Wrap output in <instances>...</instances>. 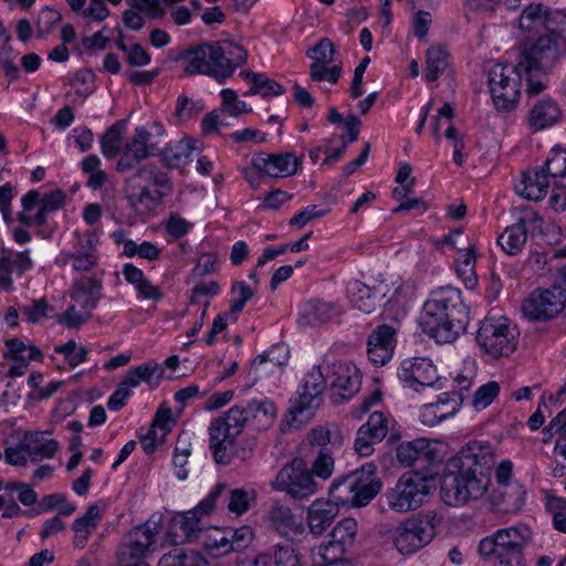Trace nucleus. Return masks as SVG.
Returning <instances> with one entry per match:
<instances>
[{"label": "nucleus", "instance_id": "obj_63", "mask_svg": "<svg viewBox=\"0 0 566 566\" xmlns=\"http://www.w3.org/2000/svg\"><path fill=\"white\" fill-rule=\"evenodd\" d=\"M13 60L14 56L11 44H2L0 48V69L10 81H15L19 77V69L13 63Z\"/></svg>", "mask_w": 566, "mask_h": 566}, {"label": "nucleus", "instance_id": "obj_18", "mask_svg": "<svg viewBox=\"0 0 566 566\" xmlns=\"http://www.w3.org/2000/svg\"><path fill=\"white\" fill-rule=\"evenodd\" d=\"M157 535V525L149 521L132 528L125 534L118 546L117 555L120 563L129 564L145 557L151 552V546L155 544Z\"/></svg>", "mask_w": 566, "mask_h": 566}, {"label": "nucleus", "instance_id": "obj_53", "mask_svg": "<svg viewBox=\"0 0 566 566\" xmlns=\"http://www.w3.org/2000/svg\"><path fill=\"white\" fill-rule=\"evenodd\" d=\"M389 429V419L381 411H375L369 417L365 424L359 430H365L374 440L382 441L387 436Z\"/></svg>", "mask_w": 566, "mask_h": 566}, {"label": "nucleus", "instance_id": "obj_52", "mask_svg": "<svg viewBox=\"0 0 566 566\" xmlns=\"http://www.w3.org/2000/svg\"><path fill=\"white\" fill-rule=\"evenodd\" d=\"M122 124L115 123L102 136L101 147L103 154L107 158H113L118 155L122 147L123 129Z\"/></svg>", "mask_w": 566, "mask_h": 566}, {"label": "nucleus", "instance_id": "obj_14", "mask_svg": "<svg viewBox=\"0 0 566 566\" xmlns=\"http://www.w3.org/2000/svg\"><path fill=\"white\" fill-rule=\"evenodd\" d=\"M326 388V377L321 366H314L303 378L297 397L292 401L290 413L293 419L304 422L311 419L321 406L322 395Z\"/></svg>", "mask_w": 566, "mask_h": 566}, {"label": "nucleus", "instance_id": "obj_26", "mask_svg": "<svg viewBox=\"0 0 566 566\" xmlns=\"http://www.w3.org/2000/svg\"><path fill=\"white\" fill-rule=\"evenodd\" d=\"M270 526L281 536L295 538L304 531L303 521L292 509L280 502L274 503L268 512Z\"/></svg>", "mask_w": 566, "mask_h": 566}, {"label": "nucleus", "instance_id": "obj_9", "mask_svg": "<svg viewBox=\"0 0 566 566\" xmlns=\"http://www.w3.org/2000/svg\"><path fill=\"white\" fill-rule=\"evenodd\" d=\"M522 72L524 67L497 63L489 72V87L497 111H513L521 93Z\"/></svg>", "mask_w": 566, "mask_h": 566}, {"label": "nucleus", "instance_id": "obj_56", "mask_svg": "<svg viewBox=\"0 0 566 566\" xmlns=\"http://www.w3.org/2000/svg\"><path fill=\"white\" fill-rule=\"evenodd\" d=\"M274 566H302L300 553L291 545H275L271 555Z\"/></svg>", "mask_w": 566, "mask_h": 566}, {"label": "nucleus", "instance_id": "obj_61", "mask_svg": "<svg viewBox=\"0 0 566 566\" xmlns=\"http://www.w3.org/2000/svg\"><path fill=\"white\" fill-rule=\"evenodd\" d=\"M227 532L229 544L232 546V552L247 548L253 539V531L248 525H243L234 530L229 528Z\"/></svg>", "mask_w": 566, "mask_h": 566}, {"label": "nucleus", "instance_id": "obj_28", "mask_svg": "<svg viewBox=\"0 0 566 566\" xmlns=\"http://www.w3.org/2000/svg\"><path fill=\"white\" fill-rule=\"evenodd\" d=\"M338 514V505L331 499L315 500L307 509L306 522L310 532L315 536H321L332 525Z\"/></svg>", "mask_w": 566, "mask_h": 566}, {"label": "nucleus", "instance_id": "obj_7", "mask_svg": "<svg viewBox=\"0 0 566 566\" xmlns=\"http://www.w3.org/2000/svg\"><path fill=\"white\" fill-rule=\"evenodd\" d=\"M245 426H250L245 407L234 406L221 418L216 419L209 427L210 449L219 464H229L232 446Z\"/></svg>", "mask_w": 566, "mask_h": 566}, {"label": "nucleus", "instance_id": "obj_54", "mask_svg": "<svg viewBox=\"0 0 566 566\" xmlns=\"http://www.w3.org/2000/svg\"><path fill=\"white\" fill-rule=\"evenodd\" d=\"M543 168L551 178H559L562 180L566 175V149L553 148Z\"/></svg>", "mask_w": 566, "mask_h": 566}, {"label": "nucleus", "instance_id": "obj_48", "mask_svg": "<svg viewBox=\"0 0 566 566\" xmlns=\"http://www.w3.org/2000/svg\"><path fill=\"white\" fill-rule=\"evenodd\" d=\"M313 457L311 473L323 480L328 479L334 471V458L328 448H318V451L310 452Z\"/></svg>", "mask_w": 566, "mask_h": 566}, {"label": "nucleus", "instance_id": "obj_33", "mask_svg": "<svg viewBox=\"0 0 566 566\" xmlns=\"http://www.w3.org/2000/svg\"><path fill=\"white\" fill-rule=\"evenodd\" d=\"M102 297L101 281L82 276L73 284L72 300L81 310L92 311Z\"/></svg>", "mask_w": 566, "mask_h": 566}, {"label": "nucleus", "instance_id": "obj_4", "mask_svg": "<svg viewBox=\"0 0 566 566\" xmlns=\"http://www.w3.org/2000/svg\"><path fill=\"white\" fill-rule=\"evenodd\" d=\"M491 484V478L484 471L467 467L451 468L447 464L440 494L443 502L450 506L465 504L471 500L481 499Z\"/></svg>", "mask_w": 566, "mask_h": 566}, {"label": "nucleus", "instance_id": "obj_31", "mask_svg": "<svg viewBox=\"0 0 566 566\" xmlns=\"http://www.w3.org/2000/svg\"><path fill=\"white\" fill-rule=\"evenodd\" d=\"M354 481H356V494L358 506L367 505L381 490L382 483L375 473L373 465L361 467L353 471Z\"/></svg>", "mask_w": 566, "mask_h": 566}, {"label": "nucleus", "instance_id": "obj_37", "mask_svg": "<svg viewBox=\"0 0 566 566\" xmlns=\"http://www.w3.org/2000/svg\"><path fill=\"white\" fill-rule=\"evenodd\" d=\"M198 537L197 544L211 557L219 558L232 552L228 532L224 528L207 527Z\"/></svg>", "mask_w": 566, "mask_h": 566}, {"label": "nucleus", "instance_id": "obj_40", "mask_svg": "<svg viewBox=\"0 0 566 566\" xmlns=\"http://www.w3.org/2000/svg\"><path fill=\"white\" fill-rule=\"evenodd\" d=\"M562 116V112L552 98H544L538 101L530 112L528 120L533 128L536 130L547 128Z\"/></svg>", "mask_w": 566, "mask_h": 566}, {"label": "nucleus", "instance_id": "obj_60", "mask_svg": "<svg viewBox=\"0 0 566 566\" xmlns=\"http://www.w3.org/2000/svg\"><path fill=\"white\" fill-rule=\"evenodd\" d=\"M348 549L340 546L338 543H334L332 538L319 547L321 564L329 563H348L345 558V554Z\"/></svg>", "mask_w": 566, "mask_h": 566}, {"label": "nucleus", "instance_id": "obj_32", "mask_svg": "<svg viewBox=\"0 0 566 566\" xmlns=\"http://www.w3.org/2000/svg\"><path fill=\"white\" fill-rule=\"evenodd\" d=\"M103 515V509L98 504H91L85 514L75 518L72 530L74 532L73 545L77 549H83L90 536L94 533Z\"/></svg>", "mask_w": 566, "mask_h": 566}, {"label": "nucleus", "instance_id": "obj_43", "mask_svg": "<svg viewBox=\"0 0 566 566\" xmlns=\"http://www.w3.org/2000/svg\"><path fill=\"white\" fill-rule=\"evenodd\" d=\"M250 426L256 431L270 428L275 418V407L270 400H252L245 407Z\"/></svg>", "mask_w": 566, "mask_h": 566}, {"label": "nucleus", "instance_id": "obj_59", "mask_svg": "<svg viewBox=\"0 0 566 566\" xmlns=\"http://www.w3.org/2000/svg\"><path fill=\"white\" fill-rule=\"evenodd\" d=\"M338 314L339 311L336 305L325 302L313 303L307 312V315L311 317L312 322L317 324H324Z\"/></svg>", "mask_w": 566, "mask_h": 566}, {"label": "nucleus", "instance_id": "obj_24", "mask_svg": "<svg viewBox=\"0 0 566 566\" xmlns=\"http://www.w3.org/2000/svg\"><path fill=\"white\" fill-rule=\"evenodd\" d=\"M202 514L198 507H193L184 513L177 514L170 523V534L175 542L197 543L198 535L205 532L207 527L202 524Z\"/></svg>", "mask_w": 566, "mask_h": 566}, {"label": "nucleus", "instance_id": "obj_57", "mask_svg": "<svg viewBox=\"0 0 566 566\" xmlns=\"http://www.w3.org/2000/svg\"><path fill=\"white\" fill-rule=\"evenodd\" d=\"M231 294L233 300L229 313L238 314L243 310L245 303L253 297L254 291L245 282L239 281L232 284Z\"/></svg>", "mask_w": 566, "mask_h": 566}, {"label": "nucleus", "instance_id": "obj_35", "mask_svg": "<svg viewBox=\"0 0 566 566\" xmlns=\"http://www.w3.org/2000/svg\"><path fill=\"white\" fill-rule=\"evenodd\" d=\"M475 263V244L470 242L464 247H459V250L454 256L455 272L468 289H474L478 284Z\"/></svg>", "mask_w": 566, "mask_h": 566}, {"label": "nucleus", "instance_id": "obj_13", "mask_svg": "<svg viewBox=\"0 0 566 566\" xmlns=\"http://www.w3.org/2000/svg\"><path fill=\"white\" fill-rule=\"evenodd\" d=\"M565 307L566 290L553 283L533 290L522 303V313L528 321L545 323L557 317Z\"/></svg>", "mask_w": 566, "mask_h": 566}, {"label": "nucleus", "instance_id": "obj_22", "mask_svg": "<svg viewBox=\"0 0 566 566\" xmlns=\"http://www.w3.org/2000/svg\"><path fill=\"white\" fill-rule=\"evenodd\" d=\"M253 167L272 178H284L296 174L298 159L291 153L259 154L252 158Z\"/></svg>", "mask_w": 566, "mask_h": 566}, {"label": "nucleus", "instance_id": "obj_1", "mask_svg": "<svg viewBox=\"0 0 566 566\" xmlns=\"http://www.w3.org/2000/svg\"><path fill=\"white\" fill-rule=\"evenodd\" d=\"M469 323V315L461 301V293L453 287H442L431 293L424 303L419 326L423 334L438 344L454 342Z\"/></svg>", "mask_w": 566, "mask_h": 566}, {"label": "nucleus", "instance_id": "obj_27", "mask_svg": "<svg viewBox=\"0 0 566 566\" xmlns=\"http://www.w3.org/2000/svg\"><path fill=\"white\" fill-rule=\"evenodd\" d=\"M462 397L458 392H443L436 402L427 403L420 412L421 422L433 427L449 417H452L460 408Z\"/></svg>", "mask_w": 566, "mask_h": 566}, {"label": "nucleus", "instance_id": "obj_38", "mask_svg": "<svg viewBox=\"0 0 566 566\" xmlns=\"http://www.w3.org/2000/svg\"><path fill=\"white\" fill-rule=\"evenodd\" d=\"M197 149L196 140L190 138L180 139L161 148V161L168 168H179L190 161L192 153Z\"/></svg>", "mask_w": 566, "mask_h": 566}, {"label": "nucleus", "instance_id": "obj_29", "mask_svg": "<svg viewBox=\"0 0 566 566\" xmlns=\"http://www.w3.org/2000/svg\"><path fill=\"white\" fill-rule=\"evenodd\" d=\"M347 296L355 308L370 314L376 310L378 298L385 296V292L378 286L370 287L358 280H353L347 284Z\"/></svg>", "mask_w": 566, "mask_h": 566}, {"label": "nucleus", "instance_id": "obj_20", "mask_svg": "<svg viewBox=\"0 0 566 566\" xmlns=\"http://www.w3.org/2000/svg\"><path fill=\"white\" fill-rule=\"evenodd\" d=\"M451 468L490 469L494 463V449L488 441L472 440L449 460Z\"/></svg>", "mask_w": 566, "mask_h": 566}, {"label": "nucleus", "instance_id": "obj_64", "mask_svg": "<svg viewBox=\"0 0 566 566\" xmlns=\"http://www.w3.org/2000/svg\"><path fill=\"white\" fill-rule=\"evenodd\" d=\"M220 95L222 97V105L226 107L230 115L237 116L242 113L251 112V108L248 107L243 101L238 98V95L234 91L224 88L221 91Z\"/></svg>", "mask_w": 566, "mask_h": 566}, {"label": "nucleus", "instance_id": "obj_34", "mask_svg": "<svg viewBox=\"0 0 566 566\" xmlns=\"http://www.w3.org/2000/svg\"><path fill=\"white\" fill-rule=\"evenodd\" d=\"M494 535L500 548V555H507L511 553L523 555V547L531 539V530L525 525L513 526L499 530Z\"/></svg>", "mask_w": 566, "mask_h": 566}, {"label": "nucleus", "instance_id": "obj_50", "mask_svg": "<svg viewBox=\"0 0 566 566\" xmlns=\"http://www.w3.org/2000/svg\"><path fill=\"white\" fill-rule=\"evenodd\" d=\"M157 566H210V564L201 554L189 551L180 554H166Z\"/></svg>", "mask_w": 566, "mask_h": 566}, {"label": "nucleus", "instance_id": "obj_62", "mask_svg": "<svg viewBox=\"0 0 566 566\" xmlns=\"http://www.w3.org/2000/svg\"><path fill=\"white\" fill-rule=\"evenodd\" d=\"M202 111V106L186 95L177 98L175 115L178 119L186 122L196 117Z\"/></svg>", "mask_w": 566, "mask_h": 566}, {"label": "nucleus", "instance_id": "obj_49", "mask_svg": "<svg viewBox=\"0 0 566 566\" xmlns=\"http://www.w3.org/2000/svg\"><path fill=\"white\" fill-rule=\"evenodd\" d=\"M284 92L285 91L281 84L274 80L269 78L263 73H258V75H252L251 88L244 95L248 96L259 94L265 98L282 95Z\"/></svg>", "mask_w": 566, "mask_h": 566}, {"label": "nucleus", "instance_id": "obj_55", "mask_svg": "<svg viewBox=\"0 0 566 566\" xmlns=\"http://www.w3.org/2000/svg\"><path fill=\"white\" fill-rule=\"evenodd\" d=\"M122 254L126 258L138 255L144 260L155 261L160 255V249L149 241H143L142 243L128 242Z\"/></svg>", "mask_w": 566, "mask_h": 566}, {"label": "nucleus", "instance_id": "obj_58", "mask_svg": "<svg viewBox=\"0 0 566 566\" xmlns=\"http://www.w3.org/2000/svg\"><path fill=\"white\" fill-rule=\"evenodd\" d=\"M500 392V386L496 381H489L481 386L473 396V407L476 410H483L492 403Z\"/></svg>", "mask_w": 566, "mask_h": 566}, {"label": "nucleus", "instance_id": "obj_25", "mask_svg": "<svg viewBox=\"0 0 566 566\" xmlns=\"http://www.w3.org/2000/svg\"><path fill=\"white\" fill-rule=\"evenodd\" d=\"M526 491L518 481L496 485L489 499L494 510L502 513H514L521 510L525 501Z\"/></svg>", "mask_w": 566, "mask_h": 566}, {"label": "nucleus", "instance_id": "obj_5", "mask_svg": "<svg viewBox=\"0 0 566 566\" xmlns=\"http://www.w3.org/2000/svg\"><path fill=\"white\" fill-rule=\"evenodd\" d=\"M564 55H566V39L560 34V30H557L525 43L517 61L520 67H524L526 73L536 71L547 74Z\"/></svg>", "mask_w": 566, "mask_h": 566}, {"label": "nucleus", "instance_id": "obj_2", "mask_svg": "<svg viewBox=\"0 0 566 566\" xmlns=\"http://www.w3.org/2000/svg\"><path fill=\"white\" fill-rule=\"evenodd\" d=\"M247 50L232 41H211L182 50L177 61H185L184 73L189 76L207 75L217 81L230 77L244 64Z\"/></svg>", "mask_w": 566, "mask_h": 566}, {"label": "nucleus", "instance_id": "obj_6", "mask_svg": "<svg viewBox=\"0 0 566 566\" xmlns=\"http://www.w3.org/2000/svg\"><path fill=\"white\" fill-rule=\"evenodd\" d=\"M518 332L505 316H486L476 331V343L492 358L507 357L517 347Z\"/></svg>", "mask_w": 566, "mask_h": 566}, {"label": "nucleus", "instance_id": "obj_45", "mask_svg": "<svg viewBox=\"0 0 566 566\" xmlns=\"http://www.w3.org/2000/svg\"><path fill=\"white\" fill-rule=\"evenodd\" d=\"M448 51L442 45H434L428 49L426 60V80L434 82L448 67Z\"/></svg>", "mask_w": 566, "mask_h": 566}, {"label": "nucleus", "instance_id": "obj_3", "mask_svg": "<svg viewBox=\"0 0 566 566\" xmlns=\"http://www.w3.org/2000/svg\"><path fill=\"white\" fill-rule=\"evenodd\" d=\"M170 179L156 164H146L125 181L128 205L139 216L153 213L161 203Z\"/></svg>", "mask_w": 566, "mask_h": 566}, {"label": "nucleus", "instance_id": "obj_11", "mask_svg": "<svg viewBox=\"0 0 566 566\" xmlns=\"http://www.w3.org/2000/svg\"><path fill=\"white\" fill-rule=\"evenodd\" d=\"M270 484L273 490L284 492L294 500L307 499L318 490V484L302 458H295L281 468Z\"/></svg>", "mask_w": 566, "mask_h": 566}, {"label": "nucleus", "instance_id": "obj_47", "mask_svg": "<svg viewBox=\"0 0 566 566\" xmlns=\"http://www.w3.org/2000/svg\"><path fill=\"white\" fill-rule=\"evenodd\" d=\"M357 535V522L352 517L340 520L333 528L329 537L334 543L340 544V546L349 549L355 543Z\"/></svg>", "mask_w": 566, "mask_h": 566}, {"label": "nucleus", "instance_id": "obj_23", "mask_svg": "<svg viewBox=\"0 0 566 566\" xmlns=\"http://www.w3.org/2000/svg\"><path fill=\"white\" fill-rule=\"evenodd\" d=\"M395 334V329L388 325H380L370 333L367 354L374 365L384 366L392 358L396 346Z\"/></svg>", "mask_w": 566, "mask_h": 566}, {"label": "nucleus", "instance_id": "obj_51", "mask_svg": "<svg viewBox=\"0 0 566 566\" xmlns=\"http://www.w3.org/2000/svg\"><path fill=\"white\" fill-rule=\"evenodd\" d=\"M33 266V262L29 256V251L8 253L2 251L0 258V271L12 272L15 270L19 275H22L25 271Z\"/></svg>", "mask_w": 566, "mask_h": 566}, {"label": "nucleus", "instance_id": "obj_42", "mask_svg": "<svg viewBox=\"0 0 566 566\" xmlns=\"http://www.w3.org/2000/svg\"><path fill=\"white\" fill-rule=\"evenodd\" d=\"M353 472L335 479L329 488V497L338 506L359 507Z\"/></svg>", "mask_w": 566, "mask_h": 566}, {"label": "nucleus", "instance_id": "obj_36", "mask_svg": "<svg viewBox=\"0 0 566 566\" xmlns=\"http://www.w3.org/2000/svg\"><path fill=\"white\" fill-rule=\"evenodd\" d=\"M549 179L551 176L543 167L541 169L524 172L522 180L516 186V191L530 200H539L547 193Z\"/></svg>", "mask_w": 566, "mask_h": 566}, {"label": "nucleus", "instance_id": "obj_46", "mask_svg": "<svg viewBox=\"0 0 566 566\" xmlns=\"http://www.w3.org/2000/svg\"><path fill=\"white\" fill-rule=\"evenodd\" d=\"M256 500V492L253 489L237 488L228 492V510L240 516L245 513Z\"/></svg>", "mask_w": 566, "mask_h": 566}, {"label": "nucleus", "instance_id": "obj_39", "mask_svg": "<svg viewBox=\"0 0 566 566\" xmlns=\"http://www.w3.org/2000/svg\"><path fill=\"white\" fill-rule=\"evenodd\" d=\"M23 440L24 448H27L32 462L53 458L59 450V442L54 439H49L44 432H28Z\"/></svg>", "mask_w": 566, "mask_h": 566}, {"label": "nucleus", "instance_id": "obj_19", "mask_svg": "<svg viewBox=\"0 0 566 566\" xmlns=\"http://www.w3.org/2000/svg\"><path fill=\"white\" fill-rule=\"evenodd\" d=\"M565 15L552 10L543 3L532 2L525 7L520 15L518 27L527 32H553L559 30Z\"/></svg>", "mask_w": 566, "mask_h": 566}, {"label": "nucleus", "instance_id": "obj_15", "mask_svg": "<svg viewBox=\"0 0 566 566\" xmlns=\"http://www.w3.org/2000/svg\"><path fill=\"white\" fill-rule=\"evenodd\" d=\"M327 368L333 403H343L358 394L361 387V374L356 365L347 360H338L327 363Z\"/></svg>", "mask_w": 566, "mask_h": 566}, {"label": "nucleus", "instance_id": "obj_21", "mask_svg": "<svg viewBox=\"0 0 566 566\" xmlns=\"http://www.w3.org/2000/svg\"><path fill=\"white\" fill-rule=\"evenodd\" d=\"M398 377L415 391L431 387L438 379L437 368L428 358L405 359L399 368Z\"/></svg>", "mask_w": 566, "mask_h": 566}, {"label": "nucleus", "instance_id": "obj_17", "mask_svg": "<svg viewBox=\"0 0 566 566\" xmlns=\"http://www.w3.org/2000/svg\"><path fill=\"white\" fill-rule=\"evenodd\" d=\"M312 60L310 77L315 82L326 81L335 84L342 74V64L335 63L336 49L333 42L324 38L306 51Z\"/></svg>", "mask_w": 566, "mask_h": 566}, {"label": "nucleus", "instance_id": "obj_16", "mask_svg": "<svg viewBox=\"0 0 566 566\" xmlns=\"http://www.w3.org/2000/svg\"><path fill=\"white\" fill-rule=\"evenodd\" d=\"M542 217L532 209H524L516 222L506 227L499 235L497 243L506 254L517 255L527 241V231L542 232Z\"/></svg>", "mask_w": 566, "mask_h": 566}, {"label": "nucleus", "instance_id": "obj_12", "mask_svg": "<svg viewBox=\"0 0 566 566\" xmlns=\"http://www.w3.org/2000/svg\"><path fill=\"white\" fill-rule=\"evenodd\" d=\"M434 518L432 514H421L401 522L394 534L398 552L410 555L427 546L436 535Z\"/></svg>", "mask_w": 566, "mask_h": 566}, {"label": "nucleus", "instance_id": "obj_10", "mask_svg": "<svg viewBox=\"0 0 566 566\" xmlns=\"http://www.w3.org/2000/svg\"><path fill=\"white\" fill-rule=\"evenodd\" d=\"M428 483V479L419 473H403L385 493L388 506L399 513L417 510L429 494Z\"/></svg>", "mask_w": 566, "mask_h": 566}, {"label": "nucleus", "instance_id": "obj_8", "mask_svg": "<svg viewBox=\"0 0 566 566\" xmlns=\"http://www.w3.org/2000/svg\"><path fill=\"white\" fill-rule=\"evenodd\" d=\"M164 134L165 129L160 123H154L150 129L145 126L136 127L134 135L124 146L116 169L119 172H125L138 166L142 160L160 155L159 138Z\"/></svg>", "mask_w": 566, "mask_h": 566}, {"label": "nucleus", "instance_id": "obj_30", "mask_svg": "<svg viewBox=\"0 0 566 566\" xmlns=\"http://www.w3.org/2000/svg\"><path fill=\"white\" fill-rule=\"evenodd\" d=\"M64 199L65 196L61 190H55L45 195L43 198H41L40 208L35 212L34 219L30 221L24 217V214H22L20 218V223H22L24 227H36L40 229L39 234L42 238H49L51 235V231H45L42 228L48 222V216L52 212H55L63 206Z\"/></svg>", "mask_w": 566, "mask_h": 566}, {"label": "nucleus", "instance_id": "obj_41", "mask_svg": "<svg viewBox=\"0 0 566 566\" xmlns=\"http://www.w3.org/2000/svg\"><path fill=\"white\" fill-rule=\"evenodd\" d=\"M163 374L164 369L161 366L155 361H147L129 369L123 378V381L124 385H127L130 389L139 386L142 382L155 387L159 384Z\"/></svg>", "mask_w": 566, "mask_h": 566}, {"label": "nucleus", "instance_id": "obj_44", "mask_svg": "<svg viewBox=\"0 0 566 566\" xmlns=\"http://www.w3.org/2000/svg\"><path fill=\"white\" fill-rule=\"evenodd\" d=\"M430 454L429 441L427 439H415L402 442L397 448V460L405 467H410L421 458Z\"/></svg>", "mask_w": 566, "mask_h": 566}]
</instances>
